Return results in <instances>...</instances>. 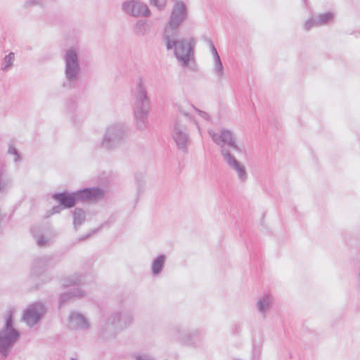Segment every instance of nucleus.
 <instances>
[{
    "label": "nucleus",
    "mask_w": 360,
    "mask_h": 360,
    "mask_svg": "<svg viewBox=\"0 0 360 360\" xmlns=\"http://www.w3.org/2000/svg\"><path fill=\"white\" fill-rule=\"evenodd\" d=\"M179 32L164 34V41L167 50H174V55L182 67L194 69L195 41L192 38L178 39Z\"/></svg>",
    "instance_id": "1"
},
{
    "label": "nucleus",
    "mask_w": 360,
    "mask_h": 360,
    "mask_svg": "<svg viewBox=\"0 0 360 360\" xmlns=\"http://www.w3.org/2000/svg\"><path fill=\"white\" fill-rule=\"evenodd\" d=\"M133 98V110L136 125L139 129L146 127V117L150 109V99L146 86V80L139 77L135 80L134 88L131 91Z\"/></svg>",
    "instance_id": "2"
},
{
    "label": "nucleus",
    "mask_w": 360,
    "mask_h": 360,
    "mask_svg": "<svg viewBox=\"0 0 360 360\" xmlns=\"http://www.w3.org/2000/svg\"><path fill=\"white\" fill-rule=\"evenodd\" d=\"M103 191L98 187L85 188L74 193L63 192L53 195V198L64 208H70L79 200H98L103 198Z\"/></svg>",
    "instance_id": "3"
},
{
    "label": "nucleus",
    "mask_w": 360,
    "mask_h": 360,
    "mask_svg": "<svg viewBox=\"0 0 360 360\" xmlns=\"http://www.w3.org/2000/svg\"><path fill=\"white\" fill-rule=\"evenodd\" d=\"M79 53V50L75 47H70L65 51L63 60L65 82L63 86L65 89L75 87L79 79L81 66Z\"/></svg>",
    "instance_id": "4"
},
{
    "label": "nucleus",
    "mask_w": 360,
    "mask_h": 360,
    "mask_svg": "<svg viewBox=\"0 0 360 360\" xmlns=\"http://www.w3.org/2000/svg\"><path fill=\"white\" fill-rule=\"evenodd\" d=\"M20 336V332L14 326L11 311L4 316L3 325L0 327V354L6 357L12 347L18 342Z\"/></svg>",
    "instance_id": "5"
},
{
    "label": "nucleus",
    "mask_w": 360,
    "mask_h": 360,
    "mask_svg": "<svg viewBox=\"0 0 360 360\" xmlns=\"http://www.w3.org/2000/svg\"><path fill=\"white\" fill-rule=\"evenodd\" d=\"M128 130L122 123H112L109 124L103 134L101 147L106 150H112L117 148L127 137Z\"/></svg>",
    "instance_id": "6"
},
{
    "label": "nucleus",
    "mask_w": 360,
    "mask_h": 360,
    "mask_svg": "<svg viewBox=\"0 0 360 360\" xmlns=\"http://www.w3.org/2000/svg\"><path fill=\"white\" fill-rule=\"evenodd\" d=\"M187 15L186 4L182 1L176 2L172 8L169 20L165 28L164 34H167V37H169V34L179 32L178 27L186 19Z\"/></svg>",
    "instance_id": "7"
},
{
    "label": "nucleus",
    "mask_w": 360,
    "mask_h": 360,
    "mask_svg": "<svg viewBox=\"0 0 360 360\" xmlns=\"http://www.w3.org/2000/svg\"><path fill=\"white\" fill-rule=\"evenodd\" d=\"M208 134L212 141L221 147V150L226 148L225 146H227L237 152H242L241 148L236 143V136L231 130L221 129L216 131L213 129H209Z\"/></svg>",
    "instance_id": "8"
},
{
    "label": "nucleus",
    "mask_w": 360,
    "mask_h": 360,
    "mask_svg": "<svg viewBox=\"0 0 360 360\" xmlns=\"http://www.w3.org/2000/svg\"><path fill=\"white\" fill-rule=\"evenodd\" d=\"M221 154L224 161L229 167L236 172L239 181L241 183L246 182L248 178V174L245 166L238 160L227 148H223L221 151Z\"/></svg>",
    "instance_id": "9"
},
{
    "label": "nucleus",
    "mask_w": 360,
    "mask_h": 360,
    "mask_svg": "<svg viewBox=\"0 0 360 360\" xmlns=\"http://www.w3.org/2000/svg\"><path fill=\"white\" fill-rule=\"evenodd\" d=\"M45 311V307L43 304L40 302L34 303L24 311L22 318V321L29 327H32L39 323Z\"/></svg>",
    "instance_id": "10"
},
{
    "label": "nucleus",
    "mask_w": 360,
    "mask_h": 360,
    "mask_svg": "<svg viewBox=\"0 0 360 360\" xmlns=\"http://www.w3.org/2000/svg\"><path fill=\"white\" fill-rule=\"evenodd\" d=\"M172 139L179 150L184 153L187 152L188 144L190 142V137L186 132V127L179 122H176L174 124L172 132Z\"/></svg>",
    "instance_id": "11"
},
{
    "label": "nucleus",
    "mask_w": 360,
    "mask_h": 360,
    "mask_svg": "<svg viewBox=\"0 0 360 360\" xmlns=\"http://www.w3.org/2000/svg\"><path fill=\"white\" fill-rule=\"evenodd\" d=\"M122 10L127 14L134 17L148 16L150 14L148 6L136 0L124 2L122 4Z\"/></svg>",
    "instance_id": "12"
},
{
    "label": "nucleus",
    "mask_w": 360,
    "mask_h": 360,
    "mask_svg": "<svg viewBox=\"0 0 360 360\" xmlns=\"http://www.w3.org/2000/svg\"><path fill=\"white\" fill-rule=\"evenodd\" d=\"M274 297L270 292H265L257 297L255 308L261 319H265L267 317L274 306Z\"/></svg>",
    "instance_id": "13"
},
{
    "label": "nucleus",
    "mask_w": 360,
    "mask_h": 360,
    "mask_svg": "<svg viewBox=\"0 0 360 360\" xmlns=\"http://www.w3.org/2000/svg\"><path fill=\"white\" fill-rule=\"evenodd\" d=\"M117 315H109L105 321L101 325L99 329V335L101 338L108 340L114 338L120 328L115 321H118Z\"/></svg>",
    "instance_id": "14"
},
{
    "label": "nucleus",
    "mask_w": 360,
    "mask_h": 360,
    "mask_svg": "<svg viewBox=\"0 0 360 360\" xmlns=\"http://www.w3.org/2000/svg\"><path fill=\"white\" fill-rule=\"evenodd\" d=\"M68 327L72 330H86L91 328V323L85 316L74 311L69 316Z\"/></svg>",
    "instance_id": "15"
},
{
    "label": "nucleus",
    "mask_w": 360,
    "mask_h": 360,
    "mask_svg": "<svg viewBox=\"0 0 360 360\" xmlns=\"http://www.w3.org/2000/svg\"><path fill=\"white\" fill-rule=\"evenodd\" d=\"M51 257L50 256H41L36 257L32 264V273L35 276L42 274L46 267L51 266Z\"/></svg>",
    "instance_id": "16"
},
{
    "label": "nucleus",
    "mask_w": 360,
    "mask_h": 360,
    "mask_svg": "<svg viewBox=\"0 0 360 360\" xmlns=\"http://www.w3.org/2000/svg\"><path fill=\"white\" fill-rule=\"evenodd\" d=\"M110 315H117L118 316V321H115L117 323L120 329H122L129 325H131L133 322V316L132 315L127 311H115L112 313Z\"/></svg>",
    "instance_id": "17"
},
{
    "label": "nucleus",
    "mask_w": 360,
    "mask_h": 360,
    "mask_svg": "<svg viewBox=\"0 0 360 360\" xmlns=\"http://www.w3.org/2000/svg\"><path fill=\"white\" fill-rule=\"evenodd\" d=\"M166 262V256L165 255H160L151 262V273L153 276L160 275L165 266Z\"/></svg>",
    "instance_id": "18"
},
{
    "label": "nucleus",
    "mask_w": 360,
    "mask_h": 360,
    "mask_svg": "<svg viewBox=\"0 0 360 360\" xmlns=\"http://www.w3.org/2000/svg\"><path fill=\"white\" fill-rule=\"evenodd\" d=\"M84 295V292L80 288H73L70 290L62 294L60 297L59 302L60 305L65 304L70 299L73 297H82Z\"/></svg>",
    "instance_id": "19"
},
{
    "label": "nucleus",
    "mask_w": 360,
    "mask_h": 360,
    "mask_svg": "<svg viewBox=\"0 0 360 360\" xmlns=\"http://www.w3.org/2000/svg\"><path fill=\"white\" fill-rule=\"evenodd\" d=\"M13 184L12 178L4 173L0 174V193L6 194Z\"/></svg>",
    "instance_id": "20"
},
{
    "label": "nucleus",
    "mask_w": 360,
    "mask_h": 360,
    "mask_svg": "<svg viewBox=\"0 0 360 360\" xmlns=\"http://www.w3.org/2000/svg\"><path fill=\"white\" fill-rule=\"evenodd\" d=\"M335 16V15L333 12L320 13L316 15V18L317 19L316 23V25H319V27L328 25L330 22H333Z\"/></svg>",
    "instance_id": "21"
},
{
    "label": "nucleus",
    "mask_w": 360,
    "mask_h": 360,
    "mask_svg": "<svg viewBox=\"0 0 360 360\" xmlns=\"http://www.w3.org/2000/svg\"><path fill=\"white\" fill-rule=\"evenodd\" d=\"M174 335L176 338L186 345L192 344L191 333H188L186 330L180 328H176L174 330Z\"/></svg>",
    "instance_id": "22"
},
{
    "label": "nucleus",
    "mask_w": 360,
    "mask_h": 360,
    "mask_svg": "<svg viewBox=\"0 0 360 360\" xmlns=\"http://www.w3.org/2000/svg\"><path fill=\"white\" fill-rule=\"evenodd\" d=\"M84 283L83 277L77 274L70 275L62 280V285L65 287L79 285Z\"/></svg>",
    "instance_id": "23"
},
{
    "label": "nucleus",
    "mask_w": 360,
    "mask_h": 360,
    "mask_svg": "<svg viewBox=\"0 0 360 360\" xmlns=\"http://www.w3.org/2000/svg\"><path fill=\"white\" fill-rule=\"evenodd\" d=\"M86 219L85 212L81 208H76L73 212V224L76 230Z\"/></svg>",
    "instance_id": "24"
},
{
    "label": "nucleus",
    "mask_w": 360,
    "mask_h": 360,
    "mask_svg": "<svg viewBox=\"0 0 360 360\" xmlns=\"http://www.w3.org/2000/svg\"><path fill=\"white\" fill-rule=\"evenodd\" d=\"M15 60V53L13 52L9 53L8 55L5 56L1 63V70L2 71L6 72L11 69L13 66V63Z\"/></svg>",
    "instance_id": "25"
},
{
    "label": "nucleus",
    "mask_w": 360,
    "mask_h": 360,
    "mask_svg": "<svg viewBox=\"0 0 360 360\" xmlns=\"http://www.w3.org/2000/svg\"><path fill=\"white\" fill-rule=\"evenodd\" d=\"M213 72L218 78H222L224 75V67L219 58L213 59Z\"/></svg>",
    "instance_id": "26"
},
{
    "label": "nucleus",
    "mask_w": 360,
    "mask_h": 360,
    "mask_svg": "<svg viewBox=\"0 0 360 360\" xmlns=\"http://www.w3.org/2000/svg\"><path fill=\"white\" fill-rule=\"evenodd\" d=\"M148 25L144 20H138L134 25V30L136 34L143 36L148 32Z\"/></svg>",
    "instance_id": "27"
},
{
    "label": "nucleus",
    "mask_w": 360,
    "mask_h": 360,
    "mask_svg": "<svg viewBox=\"0 0 360 360\" xmlns=\"http://www.w3.org/2000/svg\"><path fill=\"white\" fill-rule=\"evenodd\" d=\"M32 233H33L34 237L36 239V242H37V244L38 246L44 247L49 243V242H50L49 238L46 237L44 235H37V234L34 233L33 231H32Z\"/></svg>",
    "instance_id": "28"
},
{
    "label": "nucleus",
    "mask_w": 360,
    "mask_h": 360,
    "mask_svg": "<svg viewBox=\"0 0 360 360\" xmlns=\"http://www.w3.org/2000/svg\"><path fill=\"white\" fill-rule=\"evenodd\" d=\"M136 184L137 188V193L140 194L142 193L146 188V181L144 177L141 175H139L136 176Z\"/></svg>",
    "instance_id": "29"
},
{
    "label": "nucleus",
    "mask_w": 360,
    "mask_h": 360,
    "mask_svg": "<svg viewBox=\"0 0 360 360\" xmlns=\"http://www.w3.org/2000/svg\"><path fill=\"white\" fill-rule=\"evenodd\" d=\"M8 153L13 155V161L15 162H18L21 159L20 153L12 143H10L8 146Z\"/></svg>",
    "instance_id": "30"
},
{
    "label": "nucleus",
    "mask_w": 360,
    "mask_h": 360,
    "mask_svg": "<svg viewBox=\"0 0 360 360\" xmlns=\"http://www.w3.org/2000/svg\"><path fill=\"white\" fill-rule=\"evenodd\" d=\"M317 21V19L315 16H312L310 18H309L304 24V28L306 31L310 30L311 28L315 27H319V25H316V22Z\"/></svg>",
    "instance_id": "31"
},
{
    "label": "nucleus",
    "mask_w": 360,
    "mask_h": 360,
    "mask_svg": "<svg viewBox=\"0 0 360 360\" xmlns=\"http://www.w3.org/2000/svg\"><path fill=\"white\" fill-rule=\"evenodd\" d=\"M42 2L41 0H27L24 3V8L27 9L33 6H41Z\"/></svg>",
    "instance_id": "32"
},
{
    "label": "nucleus",
    "mask_w": 360,
    "mask_h": 360,
    "mask_svg": "<svg viewBox=\"0 0 360 360\" xmlns=\"http://www.w3.org/2000/svg\"><path fill=\"white\" fill-rule=\"evenodd\" d=\"M150 4L159 10H162L165 8L166 4V0H150Z\"/></svg>",
    "instance_id": "33"
},
{
    "label": "nucleus",
    "mask_w": 360,
    "mask_h": 360,
    "mask_svg": "<svg viewBox=\"0 0 360 360\" xmlns=\"http://www.w3.org/2000/svg\"><path fill=\"white\" fill-rule=\"evenodd\" d=\"M192 107L195 110V112L198 113V115L200 116V117H202L203 120L208 121V122H210L211 120V117L207 112L200 110L196 108L193 105Z\"/></svg>",
    "instance_id": "34"
},
{
    "label": "nucleus",
    "mask_w": 360,
    "mask_h": 360,
    "mask_svg": "<svg viewBox=\"0 0 360 360\" xmlns=\"http://www.w3.org/2000/svg\"><path fill=\"white\" fill-rule=\"evenodd\" d=\"M179 110L180 111L181 113H182L184 116L186 117H189L191 120H193L194 124L196 126L197 129H198V131L199 132L200 134H201V129H200V127L198 124V122L193 118H192L189 114L188 112H186V111L183 110L181 108H179Z\"/></svg>",
    "instance_id": "35"
},
{
    "label": "nucleus",
    "mask_w": 360,
    "mask_h": 360,
    "mask_svg": "<svg viewBox=\"0 0 360 360\" xmlns=\"http://www.w3.org/2000/svg\"><path fill=\"white\" fill-rule=\"evenodd\" d=\"M211 53L213 56V59L219 58V55L212 41H209Z\"/></svg>",
    "instance_id": "36"
},
{
    "label": "nucleus",
    "mask_w": 360,
    "mask_h": 360,
    "mask_svg": "<svg viewBox=\"0 0 360 360\" xmlns=\"http://www.w3.org/2000/svg\"><path fill=\"white\" fill-rule=\"evenodd\" d=\"M136 359V360H155L151 356L148 354L137 356Z\"/></svg>",
    "instance_id": "37"
},
{
    "label": "nucleus",
    "mask_w": 360,
    "mask_h": 360,
    "mask_svg": "<svg viewBox=\"0 0 360 360\" xmlns=\"http://www.w3.org/2000/svg\"><path fill=\"white\" fill-rule=\"evenodd\" d=\"M61 209L60 206H55L51 210V214L58 213L60 212Z\"/></svg>",
    "instance_id": "38"
},
{
    "label": "nucleus",
    "mask_w": 360,
    "mask_h": 360,
    "mask_svg": "<svg viewBox=\"0 0 360 360\" xmlns=\"http://www.w3.org/2000/svg\"><path fill=\"white\" fill-rule=\"evenodd\" d=\"M91 234V233H89V235H87V236H84V237L80 238L79 240H84V239L87 238H88V236H89Z\"/></svg>",
    "instance_id": "39"
},
{
    "label": "nucleus",
    "mask_w": 360,
    "mask_h": 360,
    "mask_svg": "<svg viewBox=\"0 0 360 360\" xmlns=\"http://www.w3.org/2000/svg\"><path fill=\"white\" fill-rule=\"evenodd\" d=\"M196 333H197V332L193 333H192V335H195Z\"/></svg>",
    "instance_id": "40"
},
{
    "label": "nucleus",
    "mask_w": 360,
    "mask_h": 360,
    "mask_svg": "<svg viewBox=\"0 0 360 360\" xmlns=\"http://www.w3.org/2000/svg\"><path fill=\"white\" fill-rule=\"evenodd\" d=\"M71 360H77V359H74V358H72V359H71Z\"/></svg>",
    "instance_id": "41"
}]
</instances>
